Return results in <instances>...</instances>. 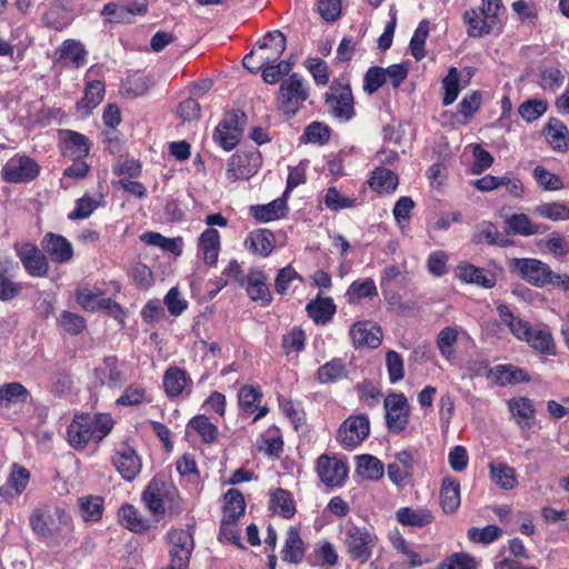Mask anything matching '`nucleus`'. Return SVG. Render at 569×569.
I'll list each match as a JSON object with an SVG mask.
<instances>
[{"label":"nucleus","instance_id":"f257e3e1","mask_svg":"<svg viewBox=\"0 0 569 569\" xmlns=\"http://www.w3.org/2000/svg\"><path fill=\"white\" fill-rule=\"evenodd\" d=\"M142 500L157 520L162 519L167 511L170 515L180 512V498L177 490L158 478L150 481L142 493Z\"/></svg>","mask_w":569,"mask_h":569},{"label":"nucleus","instance_id":"f03ea898","mask_svg":"<svg viewBox=\"0 0 569 569\" xmlns=\"http://www.w3.org/2000/svg\"><path fill=\"white\" fill-rule=\"evenodd\" d=\"M325 108L339 122H348L355 117V99L348 81L340 78L331 82L325 93Z\"/></svg>","mask_w":569,"mask_h":569},{"label":"nucleus","instance_id":"7ed1b4c3","mask_svg":"<svg viewBox=\"0 0 569 569\" xmlns=\"http://www.w3.org/2000/svg\"><path fill=\"white\" fill-rule=\"evenodd\" d=\"M268 46L272 47V52L270 54H264L263 52H258L259 61L254 62V52L246 54L242 64L246 69L251 72H257L262 69L264 64L274 63L281 57L283 51L286 50V37L279 31L274 30L268 32L262 41L257 42L258 51H264Z\"/></svg>","mask_w":569,"mask_h":569},{"label":"nucleus","instance_id":"20e7f679","mask_svg":"<svg viewBox=\"0 0 569 569\" xmlns=\"http://www.w3.org/2000/svg\"><path fill=\"white\" fill-rule=\"evenodd\" d=\"M247 116L241 110H232L224 114L213 133V140L224 150L233 149L243 132Z\"/></svg>","mask_w":569,"mask_h":569},{"label":"nucleus","instance_id":"39448f33","mask_svg":"<svg viewBox=\"0 0 569 569\" xmlns=\"http://www.w3.org/2000/svg\"><path fill=\"white\" fill-rule=\"evenodd\" d=\"M308 97L309 92L303 86L302 77L298 73H292L280 84L279 109L288 116H295Z\"/></svg>","mask_w":569,"mask_h":569},{"label":"nucleus","instance_id":"423d86ee","mask_svg":"<svg viewBox=\"0 0 569 569\" xmlns=\"http://www.w3.org/2000/svg\"><path fill=\"white\" fill-rule=\"evenodd\" d=\"M513 266L523 280L538 288L555 286L560 279V273H555L547 263L538 259H515Z\"/></svg>","mask_w":569,"mask_h":569},{"label":"nucleus","instance_id":"0eeeda50","mask_svg":"<svg viewBox=\"0 0 569 569\" xmlns=\"http://www.w3.org/2000/svg\"><path fill=\"white\" fill-rule=\"evenodd\" d=\"M376 542V536L366 528L352 526L346 530L347 553L360 563H366L371 558Z\"/></svg>","mask_w":569,"mask_h":569},{"label":"nucleus","instance_id":"6e6552de","mask_svg":"<svg viewBox=\"0 0 569 569\" xmlns=\"http://www.w3.org/2000/svg\"><path fill=\"white\" fill-rule=\"evenodd\" d=\"M2 178L9 183H27L39 174V166L28 156L16 154L2 168Z\"/></svg>","mask_w":569,"mask_h":569},{"label":"nucleus","instance_id":"1a4fd4ad","mask_svg":"<svg viewBox=\"0 0 569 569\" xmlns=\"http://www.w3.org/2000/svg\"><path fill=\"white\" fill-rule=\"evenodd\" d=\"M261 166L258 151L234 153L229 159L226 176L230 181L248 180L257 173Z\"/></svg>","mask_w":569,"mask_h":569},{"label":"nucleus","instance_id":"9d476101","mask_svg":"<svg viewBox=\"0 0 569 569\" xmlns=\"http://www.w3.org/2000/svg\"><path fill=\"white\" fill-rule=\"evenodd\" d=\"M386 423L389 431L399 433L409 422V403L402 393H391L385 399Z\"/></svg>","mask_w":569,"mask_h":569},{"label":"nucleus","instance_id":"9b49d317","mask_svg":"<svg viewBox=\"0 0 569 569\" xmlns=\"http://www.w3.org/2000/svg\"><path fill=\"white\" fill-rule=\"evenodd\" d=\"M369 431L370 422L366 415L350 416L338 430V441L342 447L351 449L360 445Z\"/></svg>","mask_w":569,"mask_h":569},{"label":"nucleus","instance_id":"f8f14e48","mask_svg":"<svg viewBox=\"0 0 569 569\" xmlns=\"http://www.w3.org/2000/svg\"><path fill=\"white\" fill-rule=\"evenodd\" d=\"M317 472L327 487H340L348 476L347 465L336 457L322 455L317 461Z\"/></svg>","mask_w":569,"mask_h":569},{"label":"nucleus","instance_id":"ddd939ff","mask_svg":"<svg viewBox=\"0 0 569 569\" xmlns=\"http://www.w3.org/2000/svg\"><path fill=\"white\" fill-rule=\"evenodd\" d=\"M112 463L126 481H132L141 470V459L136 450L128 446L116 449Z\"/></svg>","mask_w":569,"mask_h":569},{"label":"nucleus","instance_id":"4468645a","mask_svg":"<svg viewBox=\"0 0 569 569\" xmlns=\"http://www.w3.org/2000/svg\"><path fill=\"white\" fill-rule=\"evenodd\" d=\"M89 415H77L67 429L69 443L78 449L83 448L90 440L96 441V431Z\"/></svg>","mask_w":569,"mask_h":569},{"label":"nucleus","instance_id":"2eb2a0df","mask_svg":"<svg viewBox=\"0 0 569 569\" xmlns=\"http://www.w3.org/2000/svg\"><path fill=\"white\" fill-rule=\"evenodd\" d=\"M456 277L466 283L477 284L485 289H491L497 283V278L493 272L468 262L458 264L456 268Z\"/></svg>","mask_w":569,"mask_h":569},{"label":"nucleus","instance_id":"dca6fc26","mask_svg":"<svg viewBox=\"0 0 569 569\" xmlns=\"http://www.w3.org/2000/svg\"><path fill=\"white\" fill-rule=\"evenodd\" d=\"M24 269L33 277H44L48 272V261L42 251L31 243H24L18 249Z\"/></svg>","mask_w":569,"mask_h":569},{"label":"nucleus","instance_id":"f3484780","mask_svg":"<svg viewBox=\"0 0 569 569\" xmlns=\"http://www.w3.org/2000/svg\"><path fill=\"white\" fill-rule=\"evenodd\" d=\"M42 248L52 261L66 263L73 256V248L64 237L54 233H47L42 240Z\"/></svg>","mask_w":569,"mask_h":569},{"label":"nucleus","instance_id":"a211bd4d","mask_svg":"<svg viewBox=\"0 0 569 569\" xmlns=\"http://www.w3.org/2000/svg\"><path fill=\"white\" fill-rule=\"evenodd\" d=\"M396 519L400 525L406 527L423 528L433 522L435 516L431 510L425 507H402L396 511Z\"/></svg>","mask_w":569,"mask_h":569},{"label":"nucleus","instance_id":"6ab92c4d","mask_svg":"<svg viewBox=\"0 0 569 569\" xmlns=\"http://www.w3.org/2000/svg\"><path fill=\"white\" fill-rule=\"evenodd\" d=\"M349 335L355 347L368 346L370 348H377L381 343L380 328L367 322L355 323L351 327Z\"/></svg>","mask_w":569,"mask_h":569},{"label":"nucleus","instance_id":"aec40b11","mask_svg":"<svg viewBox=\"0 0 569 569\" xmlns=\"http://www.w3.org/2000/svg\"><path fill=\"white\" fill-rule=\"evenodd\" d=\"M543 133L553 150L565 152L569 149V130L561 120L550 118Z\"/></svg>","mask_w":569,"mask_h":569},{"label":"nucleus","instance_id":"412c9836","mask_svg":"<svg viewBox=\"0 0 569 569\" xmlns=\"http://www.w3.org/2000/svg\"><path fill=\"white\" fill-rule=\"evenodd\" d=\"M220 233L213 228L206 229L198 239V248L204 263L213 266L220 252Z\"/></svg>","mask_w":569,"mask_h":569},{"label":"nucleus","instance_id":"4be33fe9","mask_svg":"<svg viewBox=\"0 0 569 569\" xmlns=\"http://www.w3.org/2000/svg\"><path fill=\"white\" fill-rule=\"evenodd\" d=\"M460 482L453 477H445L440 488V506L445 513H453L460 507Z\"/></svg>","mask_w":569,"mask_h":569},{"label":"nucleus","instance_id":"5701e85b","mask_svg":"<svg viewBox=\"0 0 569 569\" xmlns=\"http://www.w3.org/2000/svg\"><path fill=\"white\" fill-rule=\"evenodd\" d=\"M267 276L260 270H250L247 274L246 290L253 301L268 305L271 301V293L266 284Z\"/></svg>","mask_w":569,"mask_h":569},{"label":"nucleus","instance_id":"b1692460","mask_svg":"<svg viewBox=\"0 0 569 569\" xmlns=\"http://www.w3.org/2000/svg\"><path fill=\"white\" fill-rule=\"evenodd\" d=\"M506 224L508 227L509 232L513 234H520L523 237L535 236L548 230L547 226H543L541 223H535L526 213L511 214L506 220Z\"/></svg>","mask_w":569,"mask_h":569},{"label":"nucleus","instance_id":"393cba45","mask_svg":"<svg viewBox=\"0 0 569 569\" xmlns=\"http://www.w3.org/2000/svg\"><path fill=\"white\" fill-rule=\"evenodd\" d=\"M317 373L319 382L323 385L336 383L349 377L347 365L341 358H333L320 366Z\"/></svg>","mask_w":569,"mask_h":569},{"label":"nucleus","instance_id":"a878e982","mask_svg":"<svg viewBox=\"0 0 569 569\" xmlns=\"http://www.w3.org/2000/svg\"><path fill=\"white\" fill-rule=\"evenodd\" d=\"M168 537L172 545L169 550V556L174 553L177 557H181L183 560L189 561L194 547L191 533L184 529H172L169 531Z\"/></svg>","mask_w":569,"mask_h":569},{"label":"nucleus","instance_id":"bb28decb","mask_svg":"<svg viewBox=\"0 0 569 569\" xmlns=\"http://www.w3.org/2000/svg\"><path fill=\"white\" fill-rule=\"evenodd\" d=\"M282 559L290 563H300L305 556V543L298 529L290 527L287 531Z\"/></svg>","mask_w":569,"mask_h":569},{"label":"nucleus","instance_id":"cd10ccee","mask_svg":"<svg viewBox=\"0 0 569 569\" xmlns=\"http://www.w3.org/2000/svg\"><path fill=\"white\" fill-rule=\"evenodd\" d=\"M94 372L101 385H107L110 388H118L122 385V371L114 357L104 358L102 366Z\"/></svg>","mask_w":569,"mask_h":569},{"label":"nucleus","instance_id":"c85d7f7f","mask_svg":"<svg viewBox=\"0 0 569 569\" xmlns=\"http://www.w3.org/2000/svg\"><path fill=\"white\" fill-rule=\"evenodd\" d=\"M306 310L316 323L325 325L330 321L336 313V305L331 298L318 297L308 302Z\"/></svg>","mask_w":569,"mask_h":569},{"label":"nucleus","instance_id":"c756f323","mask_svg":"<svg viewBox=\"0 0 569 569\" xmlns=\"http://www.w3.org/2000/svg\"><path fill=\"white\" fill-rule=\"evenodd\" d=\"M223 523H233L244 513L246 502L242 493L237 489H229L224 493Z\"/></svg>","mask_w":569,"mask_h":569},{"label":"nucleus","instance_id":"7c9ffc66","mask_svg":"<svg viewBox=\"0 0 569 569\" xmlns=\"http://www.w3.org/2000/svg\"><path fill=\"white\" fill-rule=\"evenodd\" d=\"M273 241V233L269 230L262 229L250 232L246 240V244L249 246L252 253L260 257H268L274 248Z\"/></svg>","mask_w":569,"mask_h":569},{"label":"nucleus","instance_id":"2f4dec72","mask_svg":"<svg viewBox=\"0 0 569 569\" xmlns=\"http://www.w3.org/2000/svg\"><path fill=\"white\" fill-rule=\"evenodd\" d=\"M398 183V176L385 167L376 168L369 180L370 188L379 193L395 191Z\"/></svg>","mask_w":569,"mask_h":569},{"label":"nucleus","instance_id":"473e14b6","mask_svg":"<svg viewBox=\"0 0 569 569\" xmlns=\"http://www.w3.org/2000/svg\"><path fill=\"white\" fill-rule=\"evenodd\" d=\"M497 312L500 317L501 322L508 326V328L510 329L511 333L515 337H517L520 340L526 339L527 335H529V331L531 329L530 325L527 321L517 318L507 305H499L497 307Z\"/></svg>","mask_w":569,"mask_h":569},{"label":"nucleus","instance_id":"72a5a7b5","mask_svg":"<svg viewBox=\"0 0 569 569\" xmlns=\"http://www.w3.org/2000/svg\"><path fill=\"white\" fill-rule=\"evenodd\" d=\"M30 393L20 382H8L0 387V407L9 408L14 403H26Z\"/></svg>","mask_w":569,"mask_h":569},{"label":"nucleus","instance_id":"f704fd0d","mask_svg":"<svg viewBox=\"0 0 569 569\" xmlns=\"http://www.w3.org/2000/svg\"><path fill=\"white\" fill-rule=\"evenodd\" d=\"M66 153L74 160L83 159L89 154L90 146L84 134L76 131L64 132Z\"/></svg>","mask_w":569,"mask_h":569},{"label":"nucleus","instance_id":"c9c22d12","mask_svg":"<svg viewBox=\"0 0 569 569\" xmlns=\"http://www.w3.org/2000/svg\"><path fill=\"white\" fill-rule=\"evenodd\" d=\"M251 213L257 220L268 222L284 217L287 204L283 199L279 198L268 204L251 207Z\"/></svg>","mask_w":569,"mask_h":569},{"label":"nucleus","instance_id":"e433bc0d","mask_svg":"<svg viewBox=\"0 0 569 569\" xmlns=\"http://www.w3.org/2000/svg\"><path fill=\"white\" fill-rule=\"evenodd\" d=\"M187 385V373L179 367H170L163 376V388L168 397L173 398L182 393Z\"/></svg>","mask_w":569,"mask_h":569},{"label":"nucleus","instance_id":"4c0bfd02","mask_svg":"<svg viewBox=\"0 0 569 569\" xmlns=\"http://www.w3.org/2000/svg\"><path fill=\"white\" fill-rule=\"evenodd\" d=\"M29 522L32 531L38 537L49 538L51 536L50 522H52V518L47 505L34 508L29 517Z\"/></svg>","mask_w":569,"mask_h":569},{"label":"nucleus","instance_id":"58836bf2","mask_svg":"<svg viewBox=\"0 0 569 569\" xmlns=\"http://www.w3.org/2000/svg\"><path fill=\"white\" fill-rule=\"evenodd\" d=\"M270 508L273 512L287 519L291 518L296 512L291 495L282 488H278L271 492Z\"/></svg>","mask_w":569,"mask_h":569},{"label":"nucleus","instance_id":"ea45409f","mask_svg":"<svg viewBox=\"0 0 569 569\" xmlns=\"http://www.w3.org/2000/svg\"><path fill=\"white\" fill-rule=\"evenodd\" d=\"M382 462L370 455H362L357 458V472L368 480H378L383 476Z\"/></svg>","mask_w":569,"mask_h":569},{"label":"nucleus","instance_id":"a19ab883","mask_svg":"<svg viewBox=\"0 0 569 569\" xmlns=\"http://www.w3.org/2000/svg\"><path fill=\"white\" fill-rule=\"evenodd\" d=\"M525 341L528 345L545 355L555 353V343L550 331L547 328L543 329H530Z\"/></svg>","mask_w":569,"mask_h":569},{"label":"nucleus","instance_id":"79ce46f5","mask_svg":"<svg viewBox=\"0 0 569 569\" xmlns=\"http://www.w3.org/2000/svg\"><path fill=\"white\" fill-rule=\"evenodd\" d=\"M532 213L551 220H569V207L562 202H543L532 208Z\"/></svg>","mask_w":569,"mask_h":569},{"label":"nucleus","instance_id":"37998d69","mask_svg":"<svg viewBox=\"0 0 569 569\" xmlns=\"http://www.w3.org/2000/svg\"><path fill=\"white\" fill-rule=\"evenodd\" d=\"M508 407L517 423L521 427H530L529 420L535 416V408L528 398H513L509 400Z\"/></svg>","mask_w":569,"mask_h":569},{"label":"nucleus","instance_id":"c03bdc74","mask_svg":"<svg viewBox=\"0 0 569 569\" xmlns=\"http://www.w3.org/2000/svg\"><path fill=\"white\" fill-rule=\"evenodd\" d=\"M119 521L123 527L134 532H143L149 528L148 520L139 517L132 505H124L119 510Z\"/></svg>","mask_w":569,"mask_h":569},{"label":"nucleus","instance_id":"a18cd8bd","mask_svg":"<svg viewBox=\"0 0 569 569\" xmlns=\"http://www.w3.org/2000/svg\"><path fill=\"white\" fill-rule=\"evenodd\" d=\"M472 242L476 244L486 242L488 244L506 246V241L500 237L498 228L490 221H482L476 227Z\"/></svg>","mask_w":569,"mask_h":569},{"label":"nucleus","instance_id":"49530a36","mask_svg":"<svg viewBox=\"0 0 569 569\" xmlns=\"http://www.w3.org/2000/svg\"><path fill=\"white\" fill-rule=\"evenodd\" d=\"M496 381L501 385L527 382L530 380L528 373L512 365H498L495 367Z\"/></svg>","mask_w":569,"mask_h":569},{"label":"nucleus","instance_id":"de8ad7c7","mask_svg":"<svg viewBox=\"0 0 569 569\" xmlns=\"http://www.w3.org/2000/svg\"><path fill=\"white\" fill-rule=\"evenodd\" d=\"M80 515L84 521H97L103 512V500L99 496L81 497L78 500Z\"/></svg>","mask_w":569,"mask_h":569},{"label":"nucleus","instance_id":"09e8293b","mask_svg":"<svg viewBox=\"0 0 569 569\" xmlns=\"http://www.w3.org/2000/svg\"><path fill=\"white\" fill-rule=\"evenodd\" d=\"M376 296H378V290L375 281L370 278L363 281H353L347 290V297L350 303H357L363 298H372Z\"/></svg>","mask_w":569,"mask_h":569},{"label":"nucleus","instance_id":"8fccbe9b","mask_svg":"<svg viewBox=\"0 0 569 569\" xmlns=\"http://www.w3.org/2000/svg\"><path fill=\"white\" fill-rule=\"evenodd\" d=\"M457 340L458 329L455 327H446L438 333L436 343L445 359L451 360L455 358L453 347Z\"/></svg>","mask_w":569,"mask_h":569},{"label":"nucleus","instance_id":"3c124183","mask_svg":"<svg viewBox=\"0 0 569 569\" xmlns=\"http://www.w3.org/2000/svg\"><path fill=\"white\" fill-rule=\"evenodd\" d=\"M58 53L60 60L70 61L76 67H80L84 63V58L87 54L82 44L74 40H66L58 49Z\"/></svg>","mask_w":569,"mask_h":569},{"label":"nucleus","instance_id":"603ef678","mask_svg":"<svg viewBox=\"0 0 569 569\" xmlns=\"http://www.w3.org/2000/svg\"><path fill=\"white\" fill-rule=\"evenodd\" d=\"M492 480L503 489H512L517 485L515 469L505 463L489 465Z\"/></svg>","mask_w":569,"mask_h":569},{"label":"nucleus","instance_id":"864d4df0","mask_svg":"<svg viewBox=\"0 0 569 569\" xmlns=\"http://www.w3.org/2000/svg\"><path fill=\"white\" fill-rule=\"evenodd\" d=\"M189 426L197 431L206 443H212L218 437V428L210 419L203 415L193 417Z\"/></svg>","mask_w":569,"mask_h":569},{"label":"nucleus","instance_id":"5fc2aeb1","mask_svg":"<svg viewBox=\"0 0 569 569\" xmlns=\"http://www.w3.org/2000/svg\"><path fill=\"white\" fill-rule=\"evenodd\" d=\"M460 73L456 67H451L447 76L442 80V89L445 91L442 104L450 106L453 103L459 94Z\"/></svg>","mask_w":569,"mask_h":569},{"label":"nucleus","instance_id":"6e6d98bb","mask_svg":"<svg viewBox=\"0 0 569 569\" xmlns=\"http://www.w3.org/2000/svg\"><path fill=\"white\" fill-rule=\"evenodd\" d=\"M465 22L468 24V34L470 37H481L490 32V26L487 23L481 11L475 9L467 10L463 14Z\"/></svg>","mask_w":569,"mask_h":569},{"label":"nucleus","instance_id":"4d7b16f0","mask_svg":"<svg viewBox=\"0 0 569 569\" xmlns=\"http://www.w3.org/2000/svg\"><path fill=\"white\" fill-rule=\"evenodd\" d=\"M141 240L147 244L159 247L176 256L181 254V247L177 239L166 238L158 232L149 231L141 236Z\"/></svg>","mask_w":569,"mask_h":569},{"label":"nucleus","instance_id":"13d9d810","mask_svg":"<svg viewBox=\"0 0 569 569\" xmlns=\"http://www.w3.org/2000/svg\"><path fill=\"white\" fill-rule=\"evenodd\" d=\"M57 321L59 327L71 336L81 333L86 327V320L82 316L67 310L60 313Z\"/></svg>","mask_w":569,"mask_h":569},{"label":"nucleus","instance_id":"bf43d9fd","mask_svg":"<svg viewBox=\"0 0 569 569\" xmlns=\"http://www.w3.org/2000/svg\"><path fill=\"white\" fill-rule=\"evenodd\" d=\"M502 535V529L496 525L483 528L472 527L468 530V538L472 542L488 545L496 541Z\"/></svg>","mask_w":569,"mask_h":569},{"label":"nucleus","instance_id":"052dcab7","mask_svg":"<svg viewBox=\"0 0 569 569\" xmlns=\"http://www.w3.org/2000/svg\"><path fill=\"white\" fill-rule=\"evenodd\" d=\"M104 93V86L100 81H92L88 83L84 97L81 102L78 103L79 108H86L88 111H91L96 108L102 100Z\"/></svg>","mask_w":569,"mask_h":569},{"label":"nucleus","instance_id":"680f3d73","mask_svg":"<svg viewBox=\"0 0 569 569\" xmlns=\"http://www.w3.org/2000/svg\"><path fill=\"white\" fill-rule=\"evenodd\" d=\"M532 176L537 183L545 190L556 191L563 188L561 178L555 173H551L541 166H537L533 169Z\"/></svg>","mask_w":569,"mask_h":569},{"label":"nucleus","instance_id":"e2e57ef3","mask_svg":"<svg viewBox=\"0 0 569 569\" xmlns=\"http://www.w3.org/2000/svg\"><path fill=\"white\" fill-rule=\"evenodd\" d=\"M548 109L545 100L529 99L520 104L519 113L527 121L532 122L541 117Z\"/></svg>","mask_w":569,"mask_h":569},{"label":"nucleus","instance_id":"0e129e2a","mask_svg":"<svg viewBox=\"0 0 569 569\" xmlns=\"http://www.w3.org/2000/svg\"><path fill=\"white\" fill-rule=\"evenodd\" d=\"M429 33L427 21H421L415 31L410 41L411 53L416 60H421L426 57L425 42Z\"/></svg>","mask_w":569,"mask_h":569},{"label":"nucleus","instance_id":"69168bd1","mask_svg":"<svg viewBox=\"0 0 569 569\" xmlns=\"http://www.w3.org/2000/svg\"><path fill=\"white\" fill-rule=\"evenodd\" d=\"M331 136V129L329 126L319 122L313 121L311 122L305 130V137L308 142L315 143V144H325L329 141Z\"/></svg>","mask_w":569,"mask_h":569},{"label":"nucleus","instance_id":"338daca9","mask_svg":"<svg viewBox=\"0 0 569 569\" xmlns=\"http://www.w3.org/2000/svg\"><path fill=\"white\" fill-rule=\"evenodd\" d=\"M261 392L252 386H243L239 391V405L246 413H252L258 408L257 403L261 399Z\"/></svg>","mask_w":569,"mask_h":569},{"label":"nucleus","instance_id":"774afa93","mask_svg":"<svg viewBox=\"0 0 569 569\" xmlns=\"http://www.w3.org/2000/svg\"><path fill=\"white\" fill-rule=\"evenodd\" d=\"M291 61H280L277 64L269 63L262 68V78L267 83L273 84L278 82L282 76L288 74L292 68Z\"/></svg>","mask_w":569,"mask_h":569}]
</instances>
